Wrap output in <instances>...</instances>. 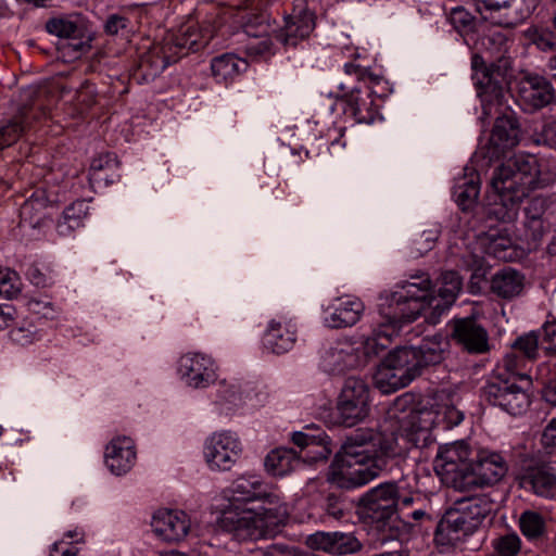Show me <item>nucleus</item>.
<instances>
[{
  "mask_svg": "<svg viewBox=\"0 0 556 556\" xmlns=\"http://www.w3.org/2000/svg\"><path fill=\"white\" fill-rule=\"evenodd\" d=\"M261 501L264 505L256 511L257 525L264 530V538H271L278 532L280 526L285 523L288 517L287 505L271 490Z\"/></svg>",
  "mask_w": 556,
  "mask_h": 556,
  "instance_id": "4be33fe9",
  "label": "nucleus"
},
{
  "mask_svg": "<svg viewBox=\"0 0 556 556\" xmlns=\"http://www.w3.org/2000/svg\"><path fill=\"white\" fill-rule=\"evenodd\" d=\"M348 112L357 123L370 124L375 121L378 111L375 100L369 92L353 90L348 98Z\"/></svg>",
  "mask_w": 556,
  "mask_h": 556,
  "instance_id": "72a5a7b5",
  "label": "nucleus"
},
{
  "mask_svg": "<svg viewBox=\"0 0 556 556\" xmlns=\"http://www.w3.org/2000/svg\"><path fill=\"white\" fill-rule=\"evenodd\" d=\"M117 166L116 157L111 153L101 154L98 157H94L90 164V172L92 176L96 178H102L99 176L104 169H113Z\"/></svg>",
  "mask_w": 556,
  "mask_h": 556,
  "instance_id": "13d9d810",
  "label": "nucleus"
},
{
  "mask_svg": "<svg viewBox=\"0 0 556 556\" xmlns=\"http://www.w3.org/2000/svg\"><path fill=\"white\" fill-rule=\"evenodd\" d=\"M271 45L270 38L265 34L257 39H249L245 43V52L250 56H265L271 54Z\"/></svg>",
  "mask_w": 556,
  "mask_h": 556,
  "instance_id": "6e6d98bb",
  "label": "nucleus"
},
{
  "mask_svg": "<svg viewBox=\"0 0 556 556\" xmlns=\"http://www.w3.org/2000/svg\"><path fill=\"white\" fill-rule=\"evenodd\" d=\"M520 548V539L517 534L511 533L501 538L498 542V551L504 556H513Z\"/></svg>",
  "mask_w": 556,
  "mask_h": 556,
  "instance_id": "69168bd1",
  "label": "nucleus"
},
{
  "mask_svg": "<svg viewBox=\"0 0 556 556\" xmlns=\"http://www.w3.org/2000/svg\"><path fill=\"white\" fill-rule=\"evenodd\" d=\"M472 451L464 441H457L439 447L434 469L442 481L464 492L465 476L469 473L473 458Z\"/></svg>",
  "mask_w": 556,
  "mask_h": 556,
  "instance_id": "0eeeda50",
  "label": "nucleus"
},
{
  "mask_svg": "<svg viewBox=\"0 0 556 556\" xmlns=\"http://www.w3.org/2000/svg\"><path fill=\"white\" fill-rule=\"evenodd\" d=\"M443 361L439 341L422 340L418 346H401L390 352L374 376L376 387L382 393H391L409 384L429 366Z\"/></svg>",
  "mask_w": 556,
  "mask_h": 556,
  "instance_id": "f03ea898",
  "label": "nucleus"
},
{
  "mask_svg": "<svg viewBox=\"0 0 556 556\" xmlns=\"http://www.w3.org/2000/svg\"><path fill=\"white\" fill-rule=\"evenodd\" d=\"M476 530L457 508L446 510L441 520L438 522L434 540L440 545L455 546L466 536L472 534Z\"/></svg>",
  "mask_w": 556,
  "mask_h": 556,
  "instance_id": "aec40b11",
  "label": "nucleus"
},
{
  "mask_svg": "<svg viewBox=\"0 0 556 556\" xmlns=\"http://www.w3.org/2000/svg\"><path fill=\"white\" fill-rule=\"evenodd\" d=\"M247 63L235 54L225 53L212 60L211 70L214 77L219 80L232 78L245 67Z\"/></svg>",
  "mask_w": 556,
  "mask_h": 556,
  "instance_id": "58836bf2",
  "label": "nucleus"
},
{
  "mask_svg": "<svg viewBox=\"0 0 556 556\" xmlns=\"http://www.w3.org/2000/svg\"><path fill=\"white\" fill-rule=\"evenodd\" d=\"M241 447L237 439L228 433L213 434L210 439L205 457L211 467L220 470H230L236 464Z\"/></svg>",
  "mask_w": 556,
  "mask_h": 556,
  "instance_id": "412c9836",
  "label": "nucleus"
},
{
  "mask_svg": "<svg viewBox=\"0 0 556 556\" xmlns=\"http://www.w3.org/2000/svg\"><path fill=\"white\" fill-rule=\"evenodd\" d=\"M29 127L26 113L23 111L13 118L7 121L0 127V151L14 144Z\"/></svg>",
  "mask_w": 556,
  "mask_h": 556,
  "instance_id": "ea45409f",
  "label": "nucleus"
},
{
  "mask_svg": "<svg viewBox=\"0 0 556 556\" xmlns=\"http://www.w3.org/2000/svg\"><path fill=\"white\" fill-rule=\"evenodd\" d=\"M539 345L540 336L531 331L516 339L511 346L528 359L533 361L538 356Z\"/></svg>",
  "mask_w": 556,
  "mask_h": 556,
  "instance_id": "8fccbe9b",
  "label": "nucleus"
},
{
  "mask_svg": "<svg viewBox=\"0 0 556 556\" xmlns=\"http://www.w3.org/2000/svg\"><path fill=\"white\" fill-rule=\"evenodd\" d=\"M521 533L530 541L539 542L546 539L547 526L544 517L533 510H526L519 517Z\"/></svg>",
  "mask_w": 556,
  "mask_h": 556,
  "instance_id": "e433bc0d",
  "label": "nucleus"
},
{
  "mask_svg": "<svg viewBox=\"0 0 556 556\" xmlns=\"http://www.w3.org/2000/svg\"><path fill=\"white\" fill-rule=\"evenodd\" d=\"M531 379L522 375L518 382L515 380H498L488 382L482 394L491 405L498 406L510 415H520L530 405L529 390Z\"/></svg>",
  "mask_w": 556,
  "mask_h": 556,
  "instance_id": "6e6552de",
  "label": "nucleus"
},
{
  "mask_svg": "<svg viewBox=\"0 0 556 556\" xmlns=\"http://www.w3.org/2000/svg\"><path fill=\"white\" fill-rule=\"evenodd\" d=\"M331 453L332 448L330 447V440L323 432L316 437L314 445H311L309 448L304 452V455H301V457L312 462H319L328 459Z\"/></svg>",
  "mask_w": 556,
  "mask_h": 556,
  "instance_id": "3c124183",
  "label": "nucleus"
},
{
  "mask_svg": "<svg viewBox=\"0 0 556 556\" xmlns=\"http://www.w3.org/2000/svg\"><path fill=\"white\" fill-rule=\"evenodd\" d=\"M353 355L338 346H332L321 354L320 365L328 372H341L352 365Z\"/></svg>",
  "mask_w": 556,
  "mask_h": 556,
  "instance_id": "a19ab883",
  "label": "nucleus"
},
{
  "mask_svg": "<svg viewBox=\"0 0 556 556\" xmlns=\"http://www.w3.org/2000/svg\"><path fill=\"white\" fill-rule=\"evenodd\" d=\"M400 486L396 482H384L364 493L357 503L361 518L380 532L379 540L384 543L390 540L406 539L413 526L397 515Z\"/></svg>",
  "mask_w": 556,
  "mask_h": 556,
  "instance_id": "20e7f679",
  "label": "nucleus"
},
{
  "mask_svg": "<svg viewBox=\"0 0 556 556\" xmlns=\"http://www.w3.org/2000/svg\"><path fill=\"white\" fill-rule=\"evenodd\" d=\"M454 506L466 516L473 529L477 530L482 520L494 510L495 503L489 495L479 494L458 498Z\"/></svg>",
  "mask_w": 556,
  "mask_h": 556,
  "instance_id": "c756f323",
  "label": "nucleus"
},
{
  "mask_svg": "<svg viewBox=\"0 0 556 556\" xmlns=\"http://www.w3.org/2000/svg\"><path fill=\"white\" fill-rule=\"evenodd\" d=\"M257 523L256 511L252 509L230 508L223 511L219 518L220 528L238 541L263 539L264 530Z\"/></svg>",
  "mask_w": 556,
  "mask_h": 556,
  "instance_id": "2eb2a0df",
  "label": "nucleus"
},
{
  "mask_svg": "<svg viewBox=\"0 0 556 556\" xmlns=\"http://www.w3.org/2000/svg\"><path fill=\"white\" fill-rule=\"evenodd\" d=\"M489 241L488 252L494 257L508 261L515 254L514 240L507 227L501 229L490 228L486 232Z\"/></svg>",
  "mask_w": 556,
  "mask_h": 556,
  "instance_id": "f704fd0d",
  "label": "nucleus"
},
{
  "mask_svg": "<svg viewBox=\"0 0 556 556\" xmlns=\"http://www.w3.org/2000/svg\"><path fill=\"white\" fill-rule=\"evenodd\" d=\"M421 413L413 412L408 415L406 424L401 431L387 428L389 450L391 457L404 458L413 447L427 445L430 432L427 426L421 425Z\"/></svg>",
  "mask_w": 556,
  "mask_h": 556,
  "instance_id": "f8f14e48",
  "label": "nucleus"
},
{
  "mask_svg": "<svg viewBox=\"0 0 556 556\" xmlns=\"http://www.w3.org/2000/svg\"><path fill=\"white\" fill-rule=\"evenodd\" d=\"M522 200H516L505 191H494L489 202L483 206V214L488 220H496L504 224L511 223L518 215Z\"/></svg>",
  "mask_w": 556,
  "mask_h": 556,
  "instance_id": "cd10ccee",
  "label": "nucleus"
},
{
  "mask_svg": "<svg viewBox=\"0 0 556 556\" xmlns=\"http://www.w3.org/2000/svg\"><path fill=\"white\" fill-rule=\"evenodd\" d=\"M51 203L45 190H36L21 206L20 224L31 228L39 227L47 218V210Z\"/></svg>",
  "mask_w": 556,
  "mask_h": 556,
  "instance_id": "7c9ffc66",
  "label": "nucleus"
},
{
  "mask_svg": "<svg viewBox=\"0 0 556 556\" xmlns=\"http://www.w3.org/2000/svg\"><path fill=\"white\" fill-rule=\"evenodd\" d=\"M535 142L556 149V121L544 125L542 130L535 135Z\"/></svg>",
  "mask_w": 556,
  "mask_h": 556,
  "instance_id": "0e129e2a",
  "label": "nucleus"
},
{
  "mask_svg": "<svg viewBox=\"0 0 556 556\" xmlns=\"http://www.w3.org/2000/svg\"><path fill=\"white\" fill-rule=\"evenodd\" d=\"M479 191L480 188L478 182L473 181L472 179L464 181L462 185L455 187L454 195L456 203L462 208V211H470L476 205Z\"/></svg>",
  "mask_w": 556,
  "mask_h": 556,
  "instance_id": "c03bdc74",
  "label": "nucleus"
},
{
  "mask_svg": "<svg viewBox=\"0 0 556 556\" xmlns=\"http://www.w3.org/2000/svg\"><path fill=\"white\" fill-rule=\"evenodd\" d=\"M519 125L515 114H502L496 117L489 139L491 157H500L507 150L518 144L520 138Z\"/></svg>",
  "mask_w": 556,
  "mask_h": 556,
  "instance_id": "6ab92c4d",
  "label": "nucleus"
},
{
  "mask_svg": "<svg viewBox=\"0 0 556 556\" xmlns=\"http://www.w3.org/2000/svg\"><path fill=\"white\" fill-rule=\"evenodd\" d=\"M262 554L263 556H320L313 551H302L283 544H271Z\"/></svg>",
  "mask_w": 556,
  "mask_h": 556,
  "instance_id": "5fc2aeb1",
  "label": "nucleus"
},
{
  "mask_svg": "<svg viewBox=\"0 0 556 556\" xmlns=\"http://www.w3.org/2000/svg\"><path fill=\"white\" fill-rule=\"evenodd\" d=\"M49 34L60 38H76L79 34L77 24L66 17H53L46 23Z\"/></svg>",
  "mask_w": 556,
  "mask_h": 556,
  "instance_id": "49530a36",
  "label": "nucleus"
},
{
  "mask_svg": "<svg viewBox=\"0 0 556 556\" xmlns=\"http://www.w3.org/2000/svg\"><path fill=\"white\" fill-rule=\"evenodd\" d=\"M459 266L472 271L470 288H473L476 280L483 279L488 271V268L484 266V258L471 252L463 254Z\"/></svg>",
  "mask_w": 556,
  "mask_h": 556,
  "instance_id": "de8ad7c7",
  "label": "nucleus"
},
{
  "mask_svg": "<svg viewBox=\"0 0 556 556\" xmlns=\"http://www.w3.org/2000/svg\"><path fill=\"white\" fill-rule=\"evenodd\" d=\"M97 90L89 81H85L77 91V101L86 108L97 103Z\"/></svg>",
  "mask_w": 556,
  "mask_h": 556,
  "instance_id": "338daca9",
  "label": "nucleus"
},
{
  "mask_svg": "<svg viewBox=\"0 0 556 556\" xmlns=\"http://www.w3.org/2000/svg\"><path fill=\"white\" fill-rule=\"evenodd\" d=\"M270 489L256 477H239L229 489L230 500L249 503L261 501Z\"/></svg>",
  "mask_w": 556,
  "mask_h": 556,
  "instance_id": "2f4dec72",
  "label": "nucleus"
},
{
  "mask_svg": "<svg viewBox=\"0 0 556 556\" xmlns=\"http://www.w3.org/2000/svg\"><path fill=\"white\" fill-rule=\"evenodd\" d=\"M518 94L522 102L534 110L549 105L556 100V91L549 79L528 73L518 83Z\"/></svg>",
  "mask_w": 556,
  "mask_h": 556,
  "instance_id": "dca6fc26",
  "label": "nucleus"
},
{
  "mask_svg": "<svg viewBox=\"0 0 556 556\" xmlns=\"http://www.w3.org/2000/svg\"><path fill=\"white\" fill-rule=\"evenodd\" d=\"M545 226L543 220H526L525 223V240L528 244V250H535L540 245L545 233Z\"/></svg>",
  "mask_w": 556,
  "mask_h": 556,
  "instance_id": "603ef678",
  "label": "nucleus"
},
{
  "mask_svg": "<svg viewBox=\"0 0 556 556\" xmlns=\"http://www.w3.org/2000/svg\"><path fill=\"white\" fill-rule=\"evenodd\" d=\"M543 186L538 161L532 155L508 159L494 169L491 178L494 191H505L515 195L516 200H523L531 190Z\"/></svg>",
  "mask_w": 556,
  "mask_h": 556,
  "instance_id": "39448f33",
  "label": "nucleus"
},
{
  "mask_svg": "<svg viewBox=\"0 0 556 556\" xmlns=\"http://www.w3.org/2000/svg\"><path fill=\"white\" fill-rule=\"evenodd\" d=\"M429 308L428 299L425 295L408 298L403 292L395 291L391 294L390 304L381 311L386 326L399 332L405 325L415 321Z\"/></svg>",
  "mask_w": 556,
  "mask_h": 556,
  "instance_id": "ddd939ff",
  "label": "nucleus"
},
{
  "mask_svg": "<svg viewBox=\"0 0 556 556\" xmlns=\"http://www.w3.org/2000/svg\"><path fill=\"white\" fill-rule=\"evenodd\" d=\"M542 447L545 454L556 453V419H553L544 429L541 438Z\"/></svg>",
  "mask_w": 556,
  "mask_h": 556,
  "instance_id": "052dcab7",
  "label": "nucleus"
},
{
  "mask_svg": "<svg viewBox=\"0 0 556 556\" xmlns=\"http://www.w3.org/2000/svg\"><path fill=\"white\" fill-rule=\"evenodd\" d=\"M476 10L484 21L501 27H515L525 21L532 7L527 0H475Z\"/></svg>",
  "mask_w": 556,
  "mask_h": 556,
  "instance_id": "9d476101",
  "label": "nucleus"
},
{
  "mask_svg": "<svg viewBox=\"0 0 556 556\" xmlns=\"http://www.w3.org/2000/svg\"><path fill=\"white\" fill-rule=\"evenodd\" d=\"M136 451L128 438L112 440L105 450V463L110 470L119 476L127 472L135 464Z\"/></svg>",
  "mask_w": 556,
  "mask_h": 556,
  "instance_id": "bb28decb",
  "label": "nucleus"
},
{
  "mask_svg": "<svg viewBox=\"0 0 556 556\" xmlns=\"http://www.w3.org/2000/svg\"><path fill=\"white\" fill-rule=\"evenodd\" d=\"M89 213V205L86 200H78L65 207L63 218L59 222L58 228L62 235L84 226V220Z\"/></svg>",
  "mask_w": 556,
  "mask_h": 556,
  "instance_id": "4c0bfd02",
  "label": "nucleus"
},
{
  "mask_svg": "<svg viewBox=\"0 0 556 556\" xmlns=\"http://www.w3.org/2000/svg\"><path fill=\"white\" fill-rule=\"evenodd\" d=\"M507 472L503 458L497 454L472 460L469 473L465 476L464 491L475 486H488L497 483Z\"/></svg>",
  "mask_w": 556,
  "mask_h": 556,
  "instance_id": "f3484780",
  "label": "nucleus"
},
{
  "mask_svg": "<svg viewBox=\"0 0 556 556\" xmlns=\"http://www.w3.org/2000/svg\"><path fill=\"white\" fill-rule=\"evenodd\" d=\"M21 280L14 270L0 268V295L13 299L21 292Z\"/></svg>",
  "mask_w": 556,
  "mask_h": 556,
  "instance_id": "09e8293b",
  "label": "nucleus"
},
{
  "mask_svg": "<svg viewBox=\"0 0 556 556\" xmlns=\"http://www.w3.org/2000/svg\"><path fill=\"white\" fill-rule=\"evenodd\" d=\"M523 287L525 276L510 267L498 270L490 280V291L504 300H511L520 295Z\"/></svg>",
  "mask_w": 556,
  "mask_h": 556,
  "instance_id": "c85d7f7f",
  "label": "nucleus"
},
{
  "mask_svg": "<svg viewBox=\"0 0 556 556\" xmlns=\"http://www.w3.org/2000/svg\"><path fill=\"white\" fill-rule=\"evenodd\" d=\"M402 291L405 296L414 298L425 295L428 299L429 293L432 289V282L428 274L420 273L409 277V280L404 281L401 285Z\"/></svg>",
  "mask_w": 556,
  "mask_h": 556,
  "instance_id": "37998d69",
  "label": "nucleus"
},
{
  "mask_svg": "<svg viewBox=\"0 0 556 556\" xmlns=\"http://www.w3.org/2000/svg\"><path fill=\"white\" fill-rule=\"evenodd\" d=\"M211 39L206 37L202 30L195 25L184 26L179 30V35L170 40L165 41L161 47H154L141 58L140 67L149 65L153 70V75L164 71L170 63H175L180 55L197 52L204 48Z\"/></svg>",
  "mask_w": 556,
  "mask_h": 556,
  "instance_id": "423d86ee",
  "label": "nucleus"
},
{
  "mask_svg": "<svg viewBox=\"0 0 556 556\" xmlns=\"http://www.w3.org/2000/svg\"><path fill=\"white\" fill-rule=\"evenodd\" d=\"M362 549V543L353 533L333 532L332 555H349L357 553Z\"/></svg>",
  "mask_w": 556,
  "mask_h": 556,
  "instance_id": "a18cd8bd",
  "label": "nucleus"
},
{
  "mask_svg": "<svg viewBox=\"0 0 556 556\" xmlns=\"http://www.w3.org/2000/svg\"><path fill=\"white\" fill-rule=\"evenodd\" d=\"M305 543L312 551H323L332 555L333 532L318 531L308 535Z\"/></svg>",
  "mask_w": 556,
  "mask_h": 556,
  "instance_id": "864d4df0",
  "label": "nucleus"
},
{
  "mask_svg": "<svg viewBox=\"0 0 556 556\" xmlns=\"http://www.w3.org/2000/svg\"><path fill=\"white\" fill-rule=\"evenodd\" d=\"M439 414L442 415L443 421L448 428L459 425L464 419L463 412L457 409L454 405L443 406Z\"/></svg>",
  "mask_w": 556,
  "mask_h": 556,
  "instance_id": "774afa93",
  "label": "nucleus"
},
{
  "mask_svg": "<svg viewBox=\"0 0 556 556\" xmlns=\"http://www.w3.org/2000/svg\"><path fill=\"white\" fill-rule=\"evenodd\" d=\"M520 485L530 488L539 496L556 498V475L545 462H539L529 468L520 478Z\"/></svg>",
  "mask_w": 556,
  "mask_h": 556,
  "instance_id": "393cba45",
  "label": "nucleus"
},
{
  "mask_svg": "<svg viewBox=\"0 0 556 556\" xmlns=\"http://www.w3.org/2000/svg\"><path fill=\"white\" fill-rule=\"evenodd\" d=\"M314 28V13L302 10L286 17L285 26L276 33V39L285 47H296L301 40L309 37Z\"/></svg>",
  "mask_w": 556,
  "mask_h": 556,
  "instance_id": "5701e85b",
  "label": "nucleus"
},
{
  "mask_svg": "<svg viewBox=\"0 0 556 556\" xmlns=\"http://www.w3.org/2000/svg\"><path fill=\"white\" fill-rule=\"evenodd\" d=\"M463 289V279L455 270L443 271L428 296V305L431 309L429 319L433 323L456 301Z\"/></svg>",
  "mask_w": 556,
  "mask_h": 556,
  "instance_id": "4468645a",
  "label": "nucleus"
},
{
  "mask_svg": "<svg viewBox=\"0 0 556 556\" xmlns=\"http://www.w3.org/2000/svg\"><path fill=\"white\" fill-rule=\"evenodd\" d=\"M151 527L159 538L174 543L187 536L190 519L181 510L160 509L153 515Z\"/></svg>",
  "mask_w": 556,
  "mask_h": 556,
  "instance_id": "a211bd4d",
  "label": "nucleus"
},
{
  "mask_svg": "<svg viewBox=\"0 0 556 556\" xmlns=\"http://www.w3.org/2000/svg\"><path fill=\"white\" fill-rule=\"evenodd\" d=\"M439 232L440 231L438 228H433L424 230L421 233L417 235L413 240V244L416 251L422 254L431 250L435 240L438 239Z\"/></svg>",
  "mask_w": 556,
  "mask_h": 556,
  "instance_id": "4d7b16f0",
  "label": "nucleus"
},
{
  "mask_svg": "<svg viewBox=\"0 0 556 556\" xmlns=\"http://www.w3.org/2000/svg\"><path fill=\"white\" fill-rule=\"evenodd\" d=\"M555 39V33L548 29H535L532 37L533 42L542 50H554Z\"/></svg>",
  "mask_w": 556,
  "mask_h": 556,
  "instance_id": "680f3d73",
  "label": "nucleus"
},
{
  "mask_svg": "<svg viewBox=\"0 0 556 556\" xmlns=\"http://www.w3.org/2000/svg\"><path fill=\"white\" fill-rule=\"evenodd\" d=\"M451 329V338L462 351L471 355H482L491 351L489 332L477 317L455 318Z\"/></svg>",
  "mask_w": 556,
  "mask_h": 556,
  "instance_id": "9b49d317",
  "label": "nucleus"
},
{
  "mask_svg": "<svg viewBox=\"0 0 556 556\" xmlns=\"http://www.w3.org/2000/svg\"><path fill=\"white\" fill-rule=\"evenodd\" d=\"M180 371L187 383L193 388H206L216 379L213 362L201 354L182 356Z\"/></svg>",
  "mask_w": 556,
  "mask_h": 556,
  "instance_id": "b1692460",
  "label": "nucleus"
},
{
  "mask_svg": "<svg viewBox=\"0 0 556 556\" xmlns=\"http://www.w3.org/2000/svg\"><path fill=\"white\" fill-rule=\"evenodd\" d=\"M380 326L383 327V329L374 332V334L366 338L363 343L364 355L368 358L376 357L388 349L391 344L392 336L397 333L393 332V329L386 326V320H383Z\"/></svg>",
  "mask_w": 556,
  "mask_h": 556,
  "instance_id": "79ce46f5",
  "label": "nucleus"
},
{
  "mask_svg": "<svg viewBox=\"0 0 556 556\" xmlns=\"http://www.w3.org/2000/svg\"><path fill=\"white\" fill-rule=\"evenodd\" d=\"M369 388L356 377L345 379L337 402V418L344 427H354L369 415Z\"/></svg>",
  "mask_w": 556,
  "mask_h": 556,
  "instance_id": "1a4fd4ad",
  "label": "nucleus"
},
{
  "mask_svg": "<svg viewBox=\"0 0 556 556\" xmlns=\"http://www.w3.org/2000/svg\"><path fill=\"white\" fill-rule=\"evenodd\" d=\"M481 45L489 55V61L480 54H473L472 78L478 96L481 98L484 114L491 115V108L502 103L507 72L510 70V61L506 56L507 38L502 33H494L482 37Z\"/></svg>",
  "mask_w": 556,
  "mask_h": 556,
  "instance_id": "7ed1b4c3",
  "label": "nucleus"
},
{
  "mask_svg": "<svg viewBox=\"0 0 556 556\" xmlns=\"http://www.w3.org/2000/svg\"><path fill=\"white\" fill-rule=\"evenodd\" d=\"M301 455L290 447H277L268 453L265 458L266 470L277 477L291 472L299 464Z\"/></svg>",
  "mask_w": 556,
  "mask_h": 556,
  "instance_id": "473e14b6",
  "label": "nucleus"
},
{
  "mask_svg": "<svg viewBox=\"0 0 556 556\" xmlns=\"http://www.w3.org/2000/svg\"><path fill=\"white\" fill-rule=\"evenodd\" d=\"M295 342V336L279 323H271L264 337V344L273 353L280 355L289 352Z\"/></svg>",
  "mask_w": 556,
  "mask_h": 556,
  "instance_id": "c9c22d12",
  "label": "nucleus"
},
{
  "mask_svg": "<svg viewBox=\"0 0 556 556\" xmlns=\"http://www.w3.org/2000/svg\"><path fill=\"white\" fill-rule=\"evenodd\" d=\"M541 345L546 352L556 355V323H547L544 325Z\"/></svg>",
  "mask_w": 556,
  "mask_h": 556,
  "instance_id": "e2e57ef3",
  "label": "nucleus"
},
{
  "mask_svg": "<svg viewBox=\"0 0 556 556\" xmlns=\"http://www.w3.org/2000/svg\"><path fill=\"white\" fill-rule=\"evenodd\" d=\"M547 208V202L544 198H532L525 208L527 220H543L542 217Z\"/></svg>",
  "mask_w": 556,
  "mask_h": 556,
  "instance_id": "bf43d9fd",
  "label": "nucleus"
},
{
  "mask_svg": "<svg viewBox=\"0 0 556 556\" xmlns=\"http://www.w3.org/2000/svg\"><path fill=\"white\" fill-rule=\"evenodd\" d=\"M363 312L361 300L348 295L338 298L326 308V321L331 328L350 327L358 321Z\"/></svg>",
  "mask_w": 556,
  "mask_h": 556,
  "instance_id": "a878e982",
  "label": "nucleus"
},
{
  "mask_svg": "<svg viewBox=\"0 0 556 556\" xmlns=\"http://www.w3.org/2000/svg\"><path fill=\"white\" fill-rule=\"evenodd\" d=\"M387 428H358L336 453L328 481L342 490L363 486L376 479L391 457Z\"/></svg>",
  "mask_w": 556,
  "mask_h": 556,
  "instance_id": "f257e3e1",
  "label": "nucleus"
}]
</instances>
